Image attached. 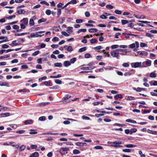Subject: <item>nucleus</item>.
I'll return each instance as SVG.
<instances>
[{
  "instance_id": "1",
  "label": "nucleus",
  "mask_w": 157,
  "mask_h": 157,
  "mask_svg": "<svg viewBox=\"0 0 157 157\" xmlns=\"http://www.w3.org/2000/svg\"><path fill=\"white\" fill-rule=\"evenodd\" d=\"M108 144L113 143V144L111 145V146L115 147H122V146L120 145L121 144V142L120 141H114L113 142H108Z\"/></svg>"
},
{
  "instance_id": "2",
  "label": "nucleus",
  "mask_w": 157,
  "mask_h": 157,
  "mask_svg": "<svg viewBox=\"0 0 157 157\" xmlns=\"http://www.w3.org/2000/svg\"><path fill=\"white\" fill-rule=\"evenodd\" d=\"M141 62H137L134 63H132L131 64L132 67L137 68L138 67H146V66L144 65H141Z\"/></svg>"
},
{
  "instance_id": "3",
  "label": "nucleus",
  "mask_w": 157,
  "mask_h": 157,
  "mask_svg": "<svg viewBox=\"0 0 157 157\" xmlns=\"http://www.w3.org/2000/svg\"><path fill=\"white\" fill-rule=\"evenodd\" d=\"M71 97V96L69 94H67L65 97H63L62 100H63V103L66 104L70 102L71 101V100H69L68 101H66L65 100L68 99Z\"/></svg>"
},
{
  "instance_id": "4",
  "label": "nucleus",
  "mask_w": 157,
  "mask_h": 157,
  "mask_svg": "<svg viewBox=\"0 0 157 157\" xmlns=\"http://www.w3.org/2000/svg\"><path fill=\"white\" fill-rule=\"evenodd\" d=\"M139 46V43L137 41H136L135 43H132L129 45V47L131 48H134L136 47L137 48H138Z\"/></svg>"
},
{
  "instance_id": "5",
  "label": "nucleus",
  "mask_w": 157,
  "mask_h": 157,
  "mask_svg": "<svg viewBox=\"0 0 157 157\" xmlns=\"http://www.w3.org/2000/svg\"><path fill=\"white\" fill-rule=\"evenodd\" d=\"M69 150L68 147H62L61 148L59 152L62 155H64L65 154L64 152L65 151H68Z\"/></svg>"
},
{
  "instance_id": "6",
  "label": "nucleus",
  "mask_w": 157,
  "mask_h": 157,
  "mask_svg": "<svg viewBox=\"0 0 157 157\" xmlns=\"http://www.w3.org/2000/svg\"><path fill=\"white\" fill-rule=\"evenodd\" d=\"M119 54L118 52H117L115 51H112L110 52V54L113 57H116L117 59Z\"/></svg>"
},
{
  "instance_id": "7",
  "label": "nucleus",
  "mask_w": 157,
  "mask_h": 157,
  "mask_svg": "<svg viewBox=\"0 0 157 157\" xmlns=\"http://www.w3.org/2000/svg\"><path fill=\"white\" fill-rule=\"evenodd\" d=\"M20 22L25 25H27L28 24V19L26 18H24L22 20H21Z\"/></svg>"
},
{
  "instance_id": "8",
  "label": "nucleus",
  "mask_w": 157,
  "mask_h": 157,
  "mask_svg": "<svg viewBox=\"0 0 157 157\" xmlns=\"http://www.w3.org/2000/svg\"><path fill=\"white\" fill-rule=\"evenodd\" d=\"M151 61L150 60L148 59L145 62H143L142 64L143 65H144L145 64L147 65L146 66L147 67V66H150L151 65Z\"/></svg>"
},
{
  "instance_id": "9",
  "label": "nucleus",
  "mask_w": 157,
  "mask_h": 157,
  "mask_svg": "<svg viewBox=\"0 0 157 157\" xmlns=\"http://www.w3.org/2000/svg\"><path fill=\"white\" fill-rule=\"evenodd\" d=\"M64 48L68 52H71L73 51L72 47L71 46L65 45L64 46Z\"/></svg>"
},
{
  "instance_id": "10",
  "label": "nucleus",
  "mask_w": 157,
  "mask_h": 157,
  "mask_svg": "<svg viewBox=\"0 0 157 157\" xmlns=\"http://www.w3.org/2000/svg\"><path fill=\"white\" fill-rule=\"evenodd\" d=\"M17 13L19 14H24L25 11L22 9H20L17 8Z\"/></svg>"
},
{
  "instance_id": "11",
  "label": "nucleus",
  "mask_w": 157,
  "mask_h": 157,
  "mask_svg": "<svg viewBox=\"0 0 157 157\" xmlns=\"http://www.w3.org/2000/svg\"><path fill=\"white\" fill-rule=\"evenodd\" d=\"M94 68H95V67H82L81 68V69L82 70H92Z\"/></svg>"
},
{
  "instance_id": "12",
  "label": "nucleus",
  "mask_w": 157,
  "mask_h": 157,
  "mask_svg": "<svg viewBox=\"0 0 157 157\" xmlns=\"http://www.w3.org/2000/svg\"><path fill=\"white\" fill-rule=\"evenodd\" d=\"M75 144L77 146H86L87 145L86 143L81 142H77L75 143Z\"/></svg>"
},
{
  "instance_id": "13",
  "label": "nucleus",
  "mask_w": 157,
  "mask_h": 157,
  "mask_svg": "<svg viewBox=\"0 0 157 157\" xmlns=\"http://www.w3.org/2000/svg\"><path fill=\"white\" fill-rule=\"evenodd\" d=\"M39 156V153L38 152H35L31 154L29 157H38Z\"/></svg>"
},
{
  "instance_id": "14",
  "label": "nucleus",
  "mask_w": 157,
  "mask_h": 157,
  "mask_svg": "<svg viewBox=\"0 0 157 157\" xmlns=\"http://www.w3.org/2000/svg\"><path fill=\"white\" fill-rule=\"evenodd\" d=\"M37 33H36V34L34 33H31L30 36H28V38H30V37H37Z\"/></svg>"
},
{
  "instance_id": "15",
  "label": "nucleus",
  "mask_w": 157,
  "mask_h": 157,
  "mask_svg": "<svg viewBox=\"0 0 157 157\" xmlns=\"http://www.w3.org/2000/svg\"><path fill=\"white\" fill-rule=\"evenodd\" d=\"M49 104V102H45L43 103H39L38 105L39 106H44L47 105H48Z\"/></svg>"
},
{
  "instance_id": "16",
  "label": "nucleus",
  "mask_w": 157,
  "mask_h": 157,
  "mask_svg": "<svg viewBox=\"0 0 157 157\" xmlns=\"http://www.w3.org/2000/svg\"><path fill=\"white\" fill-rule=\"evenodd\" d=\"M0 86H6L7 87L9 86L8 83L2 82H0Z\"/></svg>"
},
{
  "instance_id": "17",
  "label": "nucleus",
  "mask_w": 157,
  "mask_h": 157,
  "mask_svg": "<svg viewBox=\"0 0 157 157\" xmlns=\"http://www.w3.org/2000/svg\"><path fill=\"white\" fill-rule=\"evenodd\" d=\"M71 63L70 61H66L64 62L63 65L65 67H67L71 65Z\"/></svg>"
},
{
  "instance_id": "18",
  "label": "nucleus",
  "mask_w": 157,
  "mask_h": 157,
  "mask_svg": "<svg viewBox=\"0 0 157 157\" xmlns=\"http://www.w3.org/2000/svg\"><path fill=\"white\" fill-rule=\"evenodd\" d=\"M26 146L24 145H22L19 148V151H21L24 150L26 148Z\"/></svg>"
},
{
  "instance_id": "19",
  "label": "nucleus",
  "mask_w": 157,
  "mask_h": 157,
  "mask_svg": "<svg viewBox=\"0 0 157 157\" xmlns=\"http://www.w3.org/2000/svg\"><path fill=\"white\" fill-rule=\"evenodd\" d=\"M125 146L128 148H132L136 147V145H133L132 144H128L125 145Z\"/></svg>"
},
{
  "instance_id": "20",
  "label": "nucleus",
  "mask_w": 157,
  "mask_h": 157,
  "mask_svg": "<svg viewBox=\"0 0 157 157\" xmlns=\"http://www.w3.org/2000/svg\"><path fill=\"white\" fill-rule=\"evenodd\" d=\"M98 29H97L95 28H91L88 31L90 33H94L98 31Z\"/></svg>"
},
{
  "instance_id": "21",
  "label": "nucleus",
  "mask_w": 157,
  "mask_h": 157,
  "mask_svg": "<svg viewBox=\"0 0 157 157\" xmlns=\"http://www.w3.org/2000/svg\"><path fill=\"white\" fill-rule=\"evenodd\" d=\"M0 115L3 117H7L10 115V113H2L0 114Z\"/></svg>"
},
{
  "instance_id": "22",
  "label": "nucleus",
  "mask_w": 157,
  "mask_h": 157,
  "mask_svg": "<svg viewBox=\"0 0 157 157\" xmlns=\"http://www.w3.org/2000/svg\"><path fill=\"white\" fill-rule=\"evenodd\" d=\"M126 121L128 122L131 123L133 124H136V122L133 120H131L130 119H127L126 120Z\"/></svg>"
},
{
  "instance_id": "23",
  "label": "nucleus",
  "mask_w": 157,
  "mask_h": 157,
  "mask_svg": "<svg viewBox=\"0 0 157 157\" xmlns=\"http://www.w3.org/2000/svg\"><path fill=\"white\" fill-rule=\"evenodd\" d=\"M54 65L55 67H61L62 66V64L61 63H55Z\"/></svg>"
},
{
  "instance_id": "24",
  "label": "nucleus",
  "mask_w": 157,
  "mask_h": 157,
  "mask_svg": "<svg viewBox=\"0 0 157 157\" xmlns=\"http://www.w3.org/2000/svg\"><path fill=\"white\" fill-rule=\"evenodd\" d=\"M67 31L68 33H72L73 32V27H67Z\"/></svg>"
},
{
  "instance_id": "25",
  "label": "nucleus",
  "mask_w": 157,
  "mask_h": 157,
  "mask_svg": "<svg viewBox=\"0 0 157 157\" xmlns=\"http://www.w3.org/2000/svg\"><path fill=\"white\" fill-rule=\"evenodd\" d=\"M36 131V130L34 129H30V131L31 132H29V134L31 135L36 134L37 133V132Z\"/></svg>"
},
{
  "instance_id": "26",
  "label": "nucleus",
  "mask_w": 157,
  "mask_h": 157,
  "mask_svg": "<svg viewBox=\"0 0 157 157\" xmlns=\"http://www.w3.org/2000/svg\"><path fill=\"white\" fill-rule=\"evenodd\" d=\"M60 28L59 26L54 27L53 28V30L56 32H58L59 31Z\"/></svg>"
},
{
  "instance_id": "27",
  "label": "nucleus",
  "mask_w": 157,
  "mask_h": 157,
  "mask_svg": "<svg viewBox=\"0 0 157 157\" xmlns=\"http://www.w3.org/2000/svg\"><path fill=\"white\" fill-rule=\"evenodd\" d=\"M86 50V47H84L80 48L78 50V52H84Z\"/></svg>"
},
{
  "instance_id": "28",
  "label": "nucleus",
  "mask_w": 157,
  "mask_h": 157,
  "mask_svg": "<svg viewBox=\"0 0 157 157\" xmlns=\"http://www.w3.org/2000/svg\"><path fill=\"white\" fill-rule=\"evenodd\" d=\"M13 28L14 29L17 30V32L19 31V27L18 25H14L13 26Z\"/></svg>"
},
{
  "instance_id": "29",
  "label": "nucleus",
  "mask_w": 157,
  "mask_h": 157,
  "mask_svg": "<svg viewBox=\"0 0 157 157\" xmlns=\"http://www.w3.org/2000/svg\"><path fill=\"white\" fill-rule=\"evenodd\" d=\"M127 25H128V27H130L131 28H133V27H134V24L132 23H131V22H128V24H127Z\"/></svg>"
},
{
  "instance_id": "30",
  "label": "nucleus",
  "mask_w": 157,
  "mask_h": 157,
  "mask_svg": "<svg viewBox=\"0 0 157 157\" xmlns=\"http://www.w3.org/2000/svg\"><path fill=\"white\" fill-rule=\"evenodd\" d=\"M137 131V129L136 128H132L130 130V134L131 135L133 133L136 132Z\"/></svg>"
},
{
  "instance_id": "31",
  "label": "nucleus",
  "mask_w": 157,
  "mask_h": 157,
  "mask_svg": "<svg viewBox=\"0 0 157 157\" xmlns=\"http://www.w3.org/2000/svg\"><path fill=\"white\" fill-rule=\"evenodd\" d=\"M133 89L134 90L138 92H140L142 90V88L140 87H137V88L135 87H133Z\"/></svg>"
},
{
  "instance_id": "32",
  "label": "nucleus",
  "mask_w": 157,
  "mask_h": 157,
  "mask_svg": "<svg viewBox=\"0 0 157 157\" xmlns=\"http://www.w3.org/2000/svg\"><path fill=\"white\" fill-rule=\"evenodd\" d=\"M46 19L44 18H42L40 19H39L38 21V23H40L41 22H44L46 21Z\"/></svg>"
},
{
  "instance_id": "33",
  "label": "nucleus",
  "mask_w": 157,
  "mask_h": 157,
  "mask_svg": "<svg viewBox=\"0 0 157 157\" xmlns=\"http://www.w3.org/2000/svg\"><path fill=\"white\" fill-rule=\"evenodd\" d=\"M32 120H27L24 122V123L25 125L31 124L32 123Z\"/></svg>"
},
{
  "instance_id": "34",
  "label": "nucleus",
  "mask_w": 157,
  "mask_h": 157,
  "mask_svg": "<svg viewBox=\"0 0 157 157\" xmlns=\"http://www.w3.org/2000/svg\"><path fill=\"white\" fill-rule=\"evenodd\" d=\"M126 99L127 100H135V98L133 97L128 96L127 97Z\"/></svg>"
},
{
  "instance_id": "35",
  "label": "nucleus",
  "mask_w": 157,
  "mask_h": 157,
  "mask_svg": "<svg viewBox=\"0 0 157 157\" xmlns=\"http://www.w3.org/2000/svg\"><path fill=\"white\" fill-rule=\"evenodd\" d=\"M150 76L151 78H155L156 77V75L154 72H152L150 74Z\"/></svg>"
},
{
  "instance_id": "36",
  "label": "nucleus",
  "mask_w": 157,
  "mask_h": 157,
  "mask_svg": "<svg viewBox=\"0 0 157 157\" xmlns=\"http://www.w3.org/2000/svg\"><path fill=\"white\" fill-rule=\"evenodd\" d=\"M27 33H21L16 34H15V36H23L25 35Z\"/></svg>"
},
{
  "instance_id": "37",
  "label": "nucleus",
  "mask_w": 157,
  "mask_h": 157,
  "mask_svg": "<svg viewBox=\"0 0 157 157\" xmlns=\"http://www.w3.org/2000/svg\"><path fill=\"white\" fill-rule=\"evenodd\" d=\"M61 33L62 34L65 36H70V34H69L68 33H67L65 31H62L61 32Z\"/></svg>"
},
{
  "instance_id": "38",
  "label": "nucleus",
  "mask_w": 157,
  "mask_h": 157,
  "mask_svg": "<svg viewBox=\"0 0 157 157\" xmlns=\"http://www.w3.org/2000/svg\"><path fill=\"white\" fill-rule=\"evenodd\" d=\"M55 82L57 84H61L62 83V81L58 79H56L55 80Z\"/></svg>"
},
{
  "instance_id": "39",
  "label": "nucleus",
  "mask_w": 157,
  "mask_h": 157,
  "mask_svg": "<svg viewBox=\"0 0 157 157\" xmlns=\"http://www.w3.org/2000/svg\"><path fill=\"white\" fill-rule=\"evenodd\" d=\"M29 24L30 25L33 26L34 25V22L33 19H30L29 21Z\"/></svg>"
},
{
  "instance_id": "40",
  "label": "nucleus",
  "mask_w": 157,
  "mask_h": 157,
  "mask_svg": "<svg viewBox=\"0 0 157 157\" xmlns=\"http://www.w3.org/2000/svg\"><path fill=\"white\" fill-rule=\"evenodd\" d=\"M121 23L123 25H124L128 23V22L127 20H121Z\"/></svg>"
},
{
  "instance_id": "41",
  "label": "nucleus",
  "mask_w": 157,
  "mask_h": 157,
  "mask_svg": "<svg viewBox=\"0 0 157 157\" xmlns=\"http://www.w3.org/2000/svg\"><path fill=\"white\" fill-rule=\"evenodd\" d=\"M122 95L121 94H119L118 95H117L115 96L114 98L115 99H117L118 98H122Z\"/></svg>"
},
{
  "instance_id": "42",
  "label": "nucleus",
  "mask_w": 157,
  "mask_h": 157,
  "mask_svg": "<svg viewBox=\"0 0 157 157\" xmlns=\"http://www.w3.org/2000/svg\"><path fill=\"white\" fill-rule=\"evenodd\" d=\"M106 7L109 9H112L113 8V6L110 5H107Z\"/></svg>"
},
{
  "instance_id": "43",
  "label": "nucleus",
  "mask_w": 157,
  "mask_h": 157,
  "mask_svg": "<svg viewBox=\"0 0 157 157\" xmlns=\"http://www.w3.org/2000/svg\"><path fill=\"white\" fill-rule=\"evenodd\" d=\"M97 42V40L95 39H92L90 40V42L92 44H94Z\"/></svg>"
},
{
  "instance_id": "44",
  "label": "nucleus",
  "mask_w": 157,
  "mask_h": 157,
  "mask_svg": "<svg viewBox=\"0 0 157 157\" xmlns=\"http://www.w3.org/2000/svg\"><path fill=\"white\" fill-rule=\"evenodd\" d=\"M114 68L112 67L108 66L107 67H105L104 69L105 70H110L113 69Z\"/></svg>"
},
{
  "instance_id": "45",
  "label": "nucleus",
  "mask_w": 157,
  "mask_h": 157,
  "mask_svg": "<svg viewBox=\"0 0 157 157\" xmlns=\"http://www.w3.org/2000/svg\"><path fill=\"white\" fill-rule=\"evenodd\" d=\"M46 118L44 116H42L40 117L39 118V120L40 121H43L45 120Z\"/></svg>"
},
{
  "instance_id": "46",
  "label": "nucleus",
  "mask_w": 157,
  "mask_h": 157,
  "mask_svg": "<svg viewBox=\"0 0 157 157\" xmlns=\"http://www.w3.org/2000/svg\"><path fill=\"white\" fill-rule=\"evenodd\" d=\"M76 61V58H73L70 60V63H74Z\"/></svg>"
},
{
  "instance_id": "47",
  "label": "nucleus",
  "mask_w": 157,
  "mask_h": 157,
  "mask_svg": "<svg viewBox=\"0 0 157 157\" xmlns=\"http://www.w3.org/2000/svg\"><path fill=\"white\" fill-rule=\"evenodd\" d=\"M123 151L125 152H130L131 151V150L129 149H123Z\"/></svg>"
},
{
  "instance_id": "48",
  "label": "nucleus",
  "mask_w": 157,
  "mask_h": 157,
  "mask_svg": "<svg viewBox=\"0 0 157 157\" xmlns=\"http://www.w3.org/2000/svg\"><path fill=\"white\" fill-rule=\"evenodd\" d=\"M47 78V77L46 76H44V77H42L40 78H39L38 80L39 82H41L42 80L43 79H45Z\"/></svg>"
},
{
  "instance_id": "49",
  "label": "nucleus",
  "mask_w": 157,
  "mask_h": 157,
  "mask_svg": "<svg viewBox=\"0 0 157 157\" xmlns=\"http://www.w3.org/2000/svg\"><path fill=\"white\" fill-rule=\"evenodd\" d=\"M10 56L8 55H6L3 56H1L0 57V59H3L8 58Z\"/></svg>"
},
{
  "instance_id": "50",
  "label": "nucleus",
  "mask_w": 157,
  "mask_h": 157,
  "mask_svg": "<svg viewBox=\"0 0 157 157\" xmlns=\"http://www.w3.org/2000/svg\"><path fill=\"white\" fill-rule=\"evenodd\" d=\"M73 153L75 154H78L80 153V151L78 150L75 149L73 151Z\"/></svg>"
},
{
  "instance_id": "51",
  "label": "nucleus",
  "mask_w": 157,
  "mask_h": 157,
  "mask_svg": "<svg viewBox=\"0 0 157 157\" xmlns=\"http://www.w3.org/2000/svg\"><path fill=\"white\" fill-rule=\"evenodd\" d=\"M82 118L83 119L85 120H89L90 119V117L85 115L82 116Z\"/></svg>"
},
{
  "instance_id": "52",
  "label": "nucleus",
  "mask_w": 157,
  "mask_h": 157,
  "mask_svg": "<svg viewBox=\"0 0 157 157\" xmlns=\"http://www.w3.org/2000/svg\"><path fill=\"white\" fill-rule=\"evenodd\" d=\"M119 47L118 45H113L111 46V48L112 49H114L118 48Z\"/></svg>"
},
{
  "instance_id": "53",
  "label": "nucleus",
  "mask_w": 157,
  "mask_h": 157,
  "mask_svg": "<svg viewBox=\"0 0 157 157\" xmlns=\"http://www.w3.org/2000/svg\"><path fill=\"white\" fill-rule=\"evenodd\" d=\"M59 40V38L57 37H55L52 39V41L53 42L58 41Z\"/></svg>"
},
{
  "instance_id": "54",
  "label": "nucleus",
  "mask_w": 157,
  "mask_h": 157,
  "mask_svg": "<svg viewBox=\"0 0 157 157\" xmlns=\"http://www.w3.org/2000/svg\"><path fill=\"white\" fill-rule=\"evenodd\" d=\"M63 4L62 3H59L57 5V6L58 8H62L63 7Z\"/></svg>"
},
{
  "instance_id": "55",
  "label": "nucleus",
  "mask_w": 157,
  "mask_h": 157,
  "mask_svg": "<svg viewBox=\"0 0 157 157\" xmlns=\"http://www.w3.org/2000/svg\"><path fill=\"white\" fill-rule=\"evenodd\" d=\"M139 153L141 157H146L144 154H143L142 151H139Z\"/></svg>"
},
{
  "instance_id": "56",
  "label": "nucleus",
  "mask_w": 157,
  "mask_h": 157,
  "mask_svg": "<svg viewBox=\"0 0 157 157\" xmlns=\"http://www.w3.org/2000/svg\"><path fill=\"white\" fill-rule=\"evenodd\" d=\"M40 3L41 4H44L47 6H49V4L45 1H41L40 2Z\"/></svg>"
},
{
  "instance_id": "57",
  "label": "nucleus",
  "mask_w": 157,
  "mask_h": 157,
  "mask_svg": "<svg viewBox=\"0 0 157 157\" xmlns=\"http://www.w3.org/2000/svg\"><path fill=\"white\" fill-rule=\"evenodd\" d=\"M39 53V51H37L35 52L32 54L33 56H36Z\"/></svg>"
},
{
  "instance_id": "58",
  "label": "nucleus",
  "mask_w": 157,
  "mask_h": 157,
  "mask_svg": "<svg viewBox=\"0 0 157 157\" xmlns=\"http://www.w3.org/2000/svg\"><path fill=\"white\" fill-rule=\"evenodd\" d=\"M16 17V16L15 15H13L12 16H9L8 17H6V18H7L9 19H12L13 18H15Z\"/></svg>"
},
{
  "instance_id": "59",
  "label": "nucleus",
  "mask_w": 157,
  "mask_h": 157,
  "mask_svg": "<svg viewBox=\"0 0 157 157\" xmlns=\"http://www.w3.org/2000/svg\"><path fill=\"white\" fill-rule=\"evenodd\" d=\"M115 13L117 14H121L122 12L121 11L118 10H116L114 11Z\"/></svg>"
},
{
  "instance_id": "60",
  "label": "nucleus",
  "mask_w": 157,
  "mask_h": 157,
  "mask_svg": "<svg viewBox=\"0 0 157 157\" xmlns=\"http://www.w3.org/2000/svg\"><path fill=\"white\" fill-rule=\"evenodd\" d=\"M27 90L26 89H20L19 90L20 92L21 93L22 92H26Z\"/></svg>"
},
{
  "instance_id": "61",
  "label": "nucleus",
  "mask_w": 157,
  "mask_h": 157,
  "mask_svg": "<svg viewBox=\"0 0 157 157\" xmlns=\"http://www.w3.org/2000/svg\"><path fill=\"white\" fill-rule=\"evenodd\" d=\"M45 13L47 15H50L51 13V12L50 10H47L45 11Z\"/></svg>"
},
{
  "instance_id": "62",
  "label": "nucleus",
  "mask_w": 157,
  "mask_h": 157,
  "mask_svg": "<svg viewBox=\"0 0 157 157\" xmlns=\"http://www.w3.org/2000/svg\"><path fill=\"white\" fill-rule=\"evenodd\" d=\"M83 20L80 19H76V22L77 23H80L82 22Z\"/></svg>"
},
{
  "instance_id": "63",
  "label": "nucleus",
  "mask_w": 157,
  "mask_h": 157,
  "mask_svg": "<svg viewBox=\"0 0 157 157\" xmlns=\"http://www.w3.org/2000/svg\"><path fill=\"white\" fill-rule=\"evenodd\" d=\"M16 41H17L16 40L13 41L12 42V43L10 44V45L11 46H15V44L16 42Z\"/></svg>"
},
{
  "instance_id": "64",
  "label": "nucleus",
  "mask_w": 157,
  "mask_h": 157,
  "mask_svg": "<svg viewBox=\"0 0 157 157\" xmlns=\"http://www.w3.org/2000/svg\"><path fill=\"white\" fill-rule=\"evenodd\" d=\"M21 67L22 69H25L28 68V67L26 65H23L21 66Z\"/></svg>"
}]
</instances>
